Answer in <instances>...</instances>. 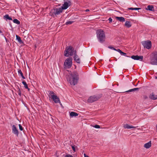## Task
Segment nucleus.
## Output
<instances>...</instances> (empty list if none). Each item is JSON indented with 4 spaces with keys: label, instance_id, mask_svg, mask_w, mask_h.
<instances>
[{
    "label": "nucleus",
    "instance_id": "obj_23",
    "mask_svg": "<svg viewBox=\"0 0 157 157\" xmlns=\"http://www.w3.org/2000/svg\"><path fill=\"white\" fill-rule=\"evenodd\" d=\"M22 83L24 85V87H25V88L28 89V90H29L30 89L28 88V85L24 81H23L22 82Z\"/></svg>",
    "mask_w": 157,
    "mask_h": 157
},
{
    "label": "nucleus",
    "instance_id": "obj_9",
    "mask_svg": "<svg viewBox=\"0 0 157 157\" xmlns=\"http://www.w3.org/2000/svg\"><path fill=\"white\" fill-rule=\"evenodd\" d=\"M53 13L55 15H58L60 14L63 11V10L61 8H55L52 10Z\"/></svg>",
    "mask_w": 157,
    "mask_h": 157
},
{
    "label": "nucleus",
    "instance_id": "obj_6",
    "mask_svg": "<svg viewBox=\"0 0 157 157\" xmlns=\"http://www.w3.org/2000/svg\"><path fill=\"white\" fill-rule=\"evenodd\" d=\"M142 43L144 48L147 49H150L151 47V43L150 41H143Z\"/></svg>",
    "mask_w": 157,
    "mask_h": 157
},
{
    "label": "nucleus",
    "instance_id": "obj_36",
    "mask_svg": "<svg viewBox=\"0 0 157 157\" xmlns=\"http://www.w3.org/2000/svg\"><path fill=\"white\" fill-rule=\"evenodd\" d=\"M116 51H117L118 52H119L120 53H121L122 52V51L120 49H117V50H116Z\"/></svg>",
    "mask_w": 157,
    "mask_h": 157
},
{
    "label": "nucleus",
    "instance_id": "obj_10",
    "mask_svg": "<svg viewBox=\"0 0 157 157\" xmlns=\"http://www.w3.org/2000/svg\"><path fill=\"white\" fill-rule=\"evenodd\" d=\"M52 99L56 103H59L60 105H62V104L60 102L59 98L56 95H52Z\"/></svg>",
    "mask_w": 157,
    "mask_h": 157
},
{
    "label": "nucleus",
    "instance_id": "obj_19",
    "mask_svg": "<svg viewBox=\"0 0 157 157\" xmlns=\"http://www.w3.org/2000/svg\"><path fill=\"white\" fill-rule=\"evenodd\" d=\"M3 18L5 19H6V20H12V18L10 17L8 14H6L5 16H4Z\"/></svg>",
    "mask_w": 157,
    "mask_h": 157
},
{
    "label": "nucleus",
    "instance_id": "obj_21",
    "mask_svg": "<svg viewBox=\"0 0 157 157\" xmlns=\"http://www.w3.org/2000/svg\"><path fill=\"white\" fill-rule=\"evenodd\" d=\"M139 89V88H136L134 89H132L130 90H129L128 91H126V92H132L138 90Z\"/></svg>",
    "mask_w": 157,
    "mask_h": 157
},
{
    "label": "nucleus",
    "instance_id": "obj_31",
    "mask_svg": "<svg viewBox=\"0 0 157 157\" xmlns=\"http://www.w3.org/2000/svg\"><path fill=\"white\" fill-rule=\"evenodd\" d=\"M54 93L53 92V91H50L49 93V94L51 95V96L52 97V95H54Z\"/></svg>",
    "mask_w": 157,
    "mask_h": 157
},
{
    "label": "nucleus",
    "instance_id": "obj_13",
    "mask_svg": "<svg viewBox=\"0 0 157 157\" xmlns=\"http://www.w3.org/2000/svg\"><path fill=\"white\" fill-rule=\"evenodd\" d=\"M12 132L17 136L18 135V131L15 125H13L12 126Z\"/></svg>",
    "mask_w": 157,
    "mask_h": 157
},
{
    "label": "nucleus",
    "instance_id": "obj_33",
    "mask_svg": "<svg viewBox=\"0 0 157 157\" xmlns=\"http://www.w3.org/2000/svg\"><path fill=\"white\" fill-rule=\"evenodd\" d=\"M108 48H109L110 49H113L114 50H117V49H115V48H114L113 47H111V46H109Z\"/></svg>",
    "mask_w": 157,
    "mask_h": 157
},
{
    "label": "nucleus",
    "instance_id": "obj_40",
    "mask_svg": "<svg viewBox=\"0 0 157 157\" xmlns=\"http://www.w3.org/2000/svg\"><path fill=\"white\" fill-rule=\"evenodd\" d=\"M22 78H23V79H25V78L24 77V76L23 75H22L21 76Z\"/></svg>",
    "mask_w": 157,
    "mask_h": 157
},
{
    "label": "nucleus",
    "instance_id": "obj_32",
    "mask_svg": "<svg viewBox=\"0 0 157 157\" xmlns=\"http://www.w3.org/2000/svg\"><path fill=\"white\" fill-rule=\"evenodd\" d=\"M18 93L19 95H20V96H21V93L20 90L19 88L18 89Z\"/></svg>",
    "mask_w": 157,
    "mask_h": 157
},
{
    "label": "nucleus",
    "instance_id": "obj_24",
    "mask_svg": "<svg viewBox=\"0 0 157 157\" xmlns=\"http://www.w3.org/2000/svg\"><path fill=\"white\" fill-rule=\"evenodd\" d=\"M16 39L18 40V41L20 43H22V41L21 39V38L20 37H19L18 36L16 35Z\"/></svg>",
    "mask_w": 157,
    "mask_h": 157
},
{
    "label": "nucleus",
    "instance_id": "obj_26",
    "mask_svg": "<svg viewBox=\"0 0 157 157\" xmlns=\"http://www.w3.org/2000/svg\"><path fill=\"white\" fill-rule=\"evenodd\" d=\"M13 21L14 23H16L17 25H19L20 24V21L17 19H14Z\"/></svg>",
    "mask_w": 157,
    "mask_h": 157
},
{
    "label": "nucleus",
    "instance_id": "obj_12",
    "mask_svg": "<svg viewBox=\"0 0 157 157\" xmlns=\"http://www.w3.org/2000/svg\"><path fill=\"white\" fill-rule=\"evenodd\" d=\"M149 97L151 99L155 100L157 99V95L155 93L153 92L149 95Z\"/></svg>",
    "mask_w": 157,
    "mask_h": 157
},
{
    "label": "nucleus",
    "instance_id": "obj_14",
    "mask_svg": "<svg viewBox=\"0 0 157 157\" xmlns=\"http://www.w3.org/2000/svg\"><path fill=\"white\" fill-rule=\"evenodd\" d=\"M74 60L78 63H80V60L76 54V52H75L74 53Z\"/></svg>",
    "mask_w": 157,
    "mask_h": 157
},
{
    "label": "nucleus",
    "instance_id": "obj_39",
    "mask_svg": "<svg viewBox=\"0 0 157 157\" xmlns=\"http://www.w3.org/2000/svg\"><path fill=\"white\" fill-rule=\"evenodd\" d=\"M144 98L145 99H147V97L146 96H144Z\"/></svg>",
    "mask_w": 157,
    "mask_h": 157
},
{
    "label": "nucleus",
    "instance_id": "obj_7",
    "mask_svg": "<svg viewBox=\"0 0 157 157\" xmlns=\"http://www.w3.org/2000/svg\"><path fill=\"white\" fill-rule=\"evenodd\" d=\"M100 98V97L98 96L94 95L90 97L87 100L88 102L89 103H92L95 101L98 100Z\"/></svg>",
    "mask_w": 157,
    "mask_h": 157
},
{
    "label": "nucleus",
    "instance_id": "obj_4",
    "mask_svg": "<svg viewBox=\"0 0 157 157\" xmlns=\"http://www.w3.org/2000/svg\"><path fill=\"white\" fill-rule=\"evenodd\" d=\"M150 63L152 65H157V52L153 53L151 57Z\"/></svg>",
    "mask_w": 157,
    "mask_h": 157
},
{
    "label": "nucleus",
    "instance_id": "obj_37",
    "mask_svg": "<svg viewBox=\"0 0 157 157\" xmlns=\"http://www.w3.org/2000/svg\"><path fill=\"white\" fill-rule=\"evenodd\" d=\"M120 54L122 55H125L126 54L125 53L123 52L122 51L121 52V53Z\"/></svg>",
    "mask_w": 157,
    "mask_h": 157
},
{
    "label": "nucleus",
    "instance_id": "obj_46",
    "mask_svg": "<svg viewBox=\"0 0 157 157\" xmlns=\"http://www.w3.org/2000/svg\"><path fill=\"white\" fill-rule=\"evenodd\" d=\"M156 78H157V77H156Z\"/></svg>",
    "mask_w": 157,
    "mask_h": 157
},
{
    "label": "nucleus",
    "instance_id": "obj_42",
    "mask_svg": "<svg viewBox=\"0 0 157 157\" xmlns=\"http://www.w3.org/2000/svg\"><path fill=\"white\" fill-rule=\"evenodd\" d=\"M89 11V9H86V12H87V11Z\"/></svg>",
    "mask_w": 157,
    "mask_h": 157
},
{
    "label": "nucleus",
    "instance_id": "obj_30",
    "mask_svg": "<svg viewBox=\"0 0 157 157\" xmlns=\"http://www.w3.org/2000/svg\"><path fill=\"white\" fill-rule=\"evenodd\" d=\"M19 129L20 130L22 131L23 129V128L21 125L20 124H19Z\"/></svg>",
    "mask_w": 157,
    "mask_h": 157
},
{
    "label": "nucleus",
    "instance_id": "obj_28",
    "mask_svg": "<svg viewBox=\"0 0 157 157\" xmlns=\"http://www.w3.org/2000/svg\"><path fill=\"white\" fill-rule=\"evenodd\" d=\"M18 73L19 74H20L21 75V76L23 75L21 70H19L18 71Z\"/></svg>",
    "mask_w": 157,
    "mask_h": 157
},
{
    "label": "nucleus",
    "instance_id": "obj_16",
    "mask_svg": "<svg viewBox=\"0 0 157 157\" xmlns=\"http://www.w3.org/2000/svg\"><path fill=\"white\" fill-rule=\"evenodd\" d=\"M115 18L116 19L119 20L120 22H123L125 21L124 18L123 17H116Z\"/></svg>",
    "mask_w": 157,
    "mask_h": 157
},
{
    "label": "nucleus",
    "instance_id": "obj_35",
    "mask_svg": "<svg viewBox=\"0 0 157 157\" xmlns=\"http://www.w3.org/2000/svg\"><path fill=\"white\" fill-rule=\"evenodd\" d=\"M109 22L111 23L112 22V19L111 17H109L108 19Z\"/></svg>",
    "mask_w": 157,
    "mask_h": 157
},
{
    "label": "nucleus",
    "instance_id": "obj_38",
    "mask_svg": "<svg viewBox=\"0 0 157 157\" xmlns=\"http://www.w3.org/2000/svg\"><path fill=\"white\" fill-rule=\"evenodd\" d=\"M72 148L73 149V150L74 151H75V147L74 146H72Z\"/></svg>",
    "mask_w": 157,
    "mask_h": 157
},
{
    "label": "nucleus",
    "instance_id": "obj_2",
    "mask_svg": "<svg viewBox=\"0 0 157 157\" xmlns=\"http://www.w3.org/2000/svg\"><path fill=\"white\" fill-rule=\"evenodd\" d=\"M97 37L101 43L103 42L105 40V32L101 29H98L96 31Z\"/></svg>",
    "mask_w": 157,
    "mask_h": 157
},
{
    "label": "nucleus",
    "instance_id": "obj_15",
    "mask_svg": "<svg viewBox=\"0 0 157 157\" xmlns=\"http://www.w3.org/2000/svg\"><path fill=\"white\" fill-rule=\"evenodd\" d=\"M123 127L124 128L130 129L132 128H135L136 127L132 126L129 125L128 124H125L124 125Z\"/></svg>",
    "mask_w": 157,
    "mask_h": 157
},
{
    "label": "nucleus",
    "instance_id": "obj_5",
    "mask_svg": "<svg viewBox=\"0 0 157 157\" xmlns=\"http://www.w3.org/2000/svg\"><path fill=\"white\" fill-rule=\"evenodd\" d=\"M72 58L70 57L65 60L64 63V66L65 68H69L71 67L72 64Z\"/></svg>",
    "mask_w": 157,
    "mask_h": 157
},
{
    "label": "nucleus",
    "instance_id": "obj_8",
    "mask_svg": "<svg viewBox=\"0 0 157 157\" xmlns=\"http://www.w3.org/2000/svg\"><path fill=\"white\" fill-rule=\"evenodd\" d=\"M71 5V2L70 1L67 0L64 2V4L61 6V8L63 10H66Z\"/></svg>",
    "mask_w": 157,
    "mask_h": 157
},
{
    "label": "nucleus",
    "instance_id": "obj_34",
    "mask_svg": "<svg viewBox=\"0 0 157 157\" xmlns=\"http://www.w3.org/2000/svg\"><path fill=\"white\" fill-rule=\"evenodd\" d=\"M65 157H73L72 155H65Z\"/></svg>",
    "mask_w": 157,
    "mask_h": 157
},
{
    "label": "nucleus",
    "instance_id": "obj_43",
    "mask_svg": "<svg viewBox=\"0 0 157 157\" xmlns=\"http://www.w3.org/2000/svg\"><path fill=\"white\" fill-rule=\"evenodd\" d=\"M156 130H157V124L156 125Z\"/></svg>",
    "mask_w": 157,
    "mask_h": 157
},
{
    "label": "nucleus",
    "instance_id": "obj_44",
    "mask_svg": "<svg viewBox=\"0 0 157 157\" xmlns=\"http://www.w3.org/2000/svg\"><path fill=\"white\" fill-rule=\"evenodd\" d=\"M2 33V31H1L0 30V33Z\"/></svg>",
    "mask_w": 157,
    "mask_h": 157
},
{
    "label": "nucleus",
    "instance_id": "obj_18",
    "mask_svg": "<svg viewBox=\"0 0 157 157\" xmlns=\"http://www.w3.org/2000/svg\"><path fill=\"white\" fill-rule=\"evenodd\" d=\"M124 25L127 28H130L132 26L131 23L129 21H126Z\"/></svg>",
    "mask_w": 157,
    "mask_h": 157
},
{
    "label": "nucleus",
    "instance_id": "obj_22",
    "mask_svg": "<svg viewBox=\"0 0 157 157\" xmlns=\"http://www.w3.org/2000/svg\"><path fill=\"white\" fill-rule=\"evenodd\" d=\"M147 10L150 11H153L154 10V7L152 6L149 5L147 7Z\"/></svg>",
    "mask_w": 157,
    "mask_h": 157
},
{
    "label": "nucleus",
    "instance_id": "obj_45",
    "mask_svg": "<svg viewBox=\"0 0 157 157\" xmlns=\"http://www.w3.org/2000/svg\"><path fill=\"white\" fill-rule=\"evenodd\" d=\"M126 56V57H129V56Z\"/></svg>",
    "mask_w": 157,
    "mask_h": 157
},
{
    "label": "nucleus",
    "instance_id": "obj_20",
    "mask_svg": "<svg viewBox=\"0 0 157 157\" xmlns=\"http://www.w3.org/2000/svg\"><path fill=\"white\" fill-rule=\"evenodd\" d=\"M78 114L74 112H71L70 113V116L72 117H76L78 116Z\"/></svg>",
    "mask_w": 157,
    "mask_h": 157
},
{
    "label": "nucleus",
    "instance_id": "obj_1",
    "mask_svg": "<svg viewBox=\"0 0 157 157\" xmlns=\"http://www.w3.org/2000/svg\"><path fill=\"white\" fill-rule=\"evenodd\" d=\"M71 77L69 79L70 84L71 85H75L77 83L78 75L76 71L72 72L71 74Z\"/></svg>",
    "mask_w": 157,
    "mask_h": 157
},
{
    "label": "nucleus",
    "instance_id": "obj_27",
    "mask_svg": "<svg viewBox=\"0 0 157 157\" xmlns=\"http://www.w3.org/2000/svg\"><path fill=\"white\" fill-rule=\"evenodd\" d=\"M73 22V21H69L67 22L66 23V25H70L72 24Z\"/></svg>",
    "mask_w": 157,
    "mask_h": 157
},
{
    "label": "nucleus",
    "instance_id": "obj_29",
    "mask_svg": "<svg viewBox=\"0 0 157 157\" xmlns=\"http://www.w3.org/2000/svg\"><path fill=\"white\" fill-rule=\"evenodd\" d=\"M93 127L96 128H100V126L98 125H96L93 126Z\"/></svg>",
    "mask_w": 157,
    "mask_h": 157
},
{
    "label": "nucleus",
    "instance_id": "obj_25",
    "mask_svg": "<svg viewBox=\"0 0 157 157\" xmlns=\"http://www.w3.org/2000/svg\"><path fill=\"white\" fill-rule=\"evenodd\" d=\"M141 9L140 8H128V9L129 10H140Z\"/></svg>",
    "mask_w": 157,
    "mask_h": 157
},
{
    "label": "nucleus",
    "instance_id": "obj_17",
    "mask_svg": "<svg viewBox=\"0 0 157 157\" xmlns=\"http://www.w3.org/2000/svg\"><path fill=\"white\" fill-rule=\"evenodd\" d=\"M151 146V141L145 144L144 145V147L146 148H149Z\"/></svg>",
    "mask_w": 157,
    "mask_h": 157
},
{
    "label": "nucleus",
    "instance_id": "obj_3",
    "mask_svg": "<svg viewBox=\"0 0 157 157\" xmlns=\"http://www.w3.org/2000/svg\"><path fill=\"white\" fill-rule=\"evenodd\" d=\"M75 50H74V48L71 46L67 47L64 52V55L66 57H68L69 56H72L74 53Z\"/></svg>",
    "mask_w": 157,
    "mask_h": 157
},
{
    "label": "nucleus",
    "instance_id": "obj_11",
    "mask_svg": "<svg viewBox=\"0 0 157 157\" xmlns=\"http://www.w3.org/2000/svg\"><path fill=\"white\" fill-rule=\"evenodd\" d=\"M131 58L136 60H142L143 59V57L142 56H138V55H133L131 56Z\"/></svg>",
    "mask_w": 157,
    "mask_h": 157
},
{
    "label": "nucleus",
    "instance_id": "obj_41",
    "mask_svg": "<svg viewBox=\"0 0 157 157\" xmlns=\"http://www.w3.org/2000/svg\"><path fill=\"white\" fill-rule=\"evenodd\" d=\"M84 157H89L88 155H86L85 154H84Z\"/></svg>",
    "mask_w": 157,
    "mask_h": 157
}]
</instances>
